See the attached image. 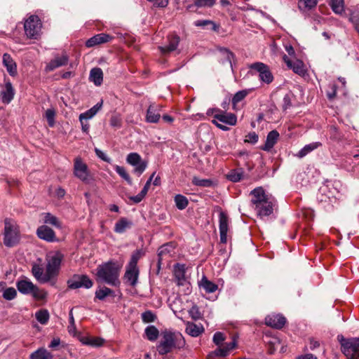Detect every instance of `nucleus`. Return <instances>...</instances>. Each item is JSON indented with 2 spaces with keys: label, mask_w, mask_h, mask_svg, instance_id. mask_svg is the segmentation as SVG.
Masks as SVG:
<instances>
[{
  "label": "nucleus",
  "mask_w": 359,
  "mask_h": 359,
  "mask_svg": "<svg viewBox=\"0 0 359 359\" xmlns=\"http://www.w3.org/2000/svg\"><path fill=\"white\" fill-rule=\"evenodd\" d=\"M121 266L114 262H108L97 267V280L113 287H119Z\"/></svg>",
  "instance_id": "obj_1"
},
{
  "label": "nucleus",
  "mask_w": 359,
  "mask_h": 359,
  "mask_svg": "<svg viewBox=\"0 0 359 359\" xmlns=\"http://www.w3.org/2000/svg\"><path fill=\"white\" fill-rule=\"evenodd\" d=\"M251 203L260 217L269 216L273 212L274 200L265 194L262 187H257L250 192Z\"/></svg>",
  "instance_id": "obj_2"
},
{
  "label": "nucleus",
  "mask_w": 359,
  "mask_h": 359,
  "mask_svg": "<svg viewBox=\"0 0 359 359\" xmlns=\"http://www.w3.org/2000/svg\"><path fill=\"white\" fill-rule=\"evenodd\" d=\"M185 345V340L180 332H165L157 345L156 348L160 355L170 353L174 348L180 349Z\"/></svg>",
  "instance_id": "obj_3"
},
{
  "label": "nucleus",
  "mask_w": 359,
  "mask_h": 359,
  "mask_svg": "<svg viewBox=\"0 0 359 359\" xmlns=\"http://www.w3.org/2000/svg\"><path fill=\"white\" fill-rule=\"evenodd\" d=\"M18 290L22 294H30L36 300H43L47 293L34 285L28 278L20 277L16 282Z\"/></svg>",
  "instance_id": "obj_4"
},
{
  "label": "nucleus",
  "mask_w": 359,
  "mask_h": 359,
  "mask_svg": "<svg viewBox=\"0 0 359 359\" xmlns=\"http://www.w3.org/2000/svg\"><path fill=\"white\" fill-rule=\"evenodd\" d=\"M20 229L16 222L6 218L4 220V243L7 247L16 245L20 241Z\"/></svg>",
  "instance_id": "obj_5"
},
{
  "label": "nucleus",
  "mask_w": 359,
  "mask_h": 359,
  "mask_svg": "<svg viewBox=\"0 0 359 359\" xmlns=\"http://www.w3.org/2000/svg\"><path fill=\"white\" fill-rule=\"evenodd\" d=\"M342 353L348 359H359V337L345 339L338 336Z\"/></svg>",
  "instance_id": "obj_6"
},
{
  "label": "nucleus",
  "mask_w": 359,
  "mask_h": 359,
  "mask_svg": "<svg viewBox=\"0 0 359 359\" xmlns=\"http://www.w3.org/2000/svg\"><path fill=\"white\" fill-rule=\"evenodd\" d=\"M41 28V22L37 15H30L25 22L24 29L29 39H37Z\"/></svg>",
  "instance_id": "obj_7"
},
{
  "label": "nucleus",
  "mask_w": 359,
  "mask_h": 359,
  "mask_svg": "<svg viewBox=\"0 0 359 359\" xmlns=\"http://www.w3.org/2000/svg\"><path fill=\"white\" fill-rule=\"evenodd\" d=\"M62 259V255L60 252H56L48 257L46 270L50 281L58 275Z\"/></svg>",
  "instance_id": "obj_8"
},
{
  "label": "nucleus",
  "mask_w": 359,
  "mask_h": 359,
  "mask_svg": "<svg viewBox=\"0 0 359 359\" xmlns=\"http://www.w3.org/2000/svg\"><path fill=\"white\" fill-rule=\"evenodd\" d=\"M214 114L215 120L229 126H235L237 123V117L234 114L223 111L219 109H210L207 111L208 115Z\"/></svg>",
  "instance_id": "obj_9"
},
{
  "label": "nucleus",
  "mask_w": 359,
  "mask_h": 359,
  "mask_svg": "<svg viewBox=\"0 0 359 359\" xmlns=\"http://www.w3.org/2000/svg\"><path fill=\"white\" fill-rule=\"evenodd\" d=\"M93 285V281L86 275H75L68 280L69 287L77 289L79 287L90 288Z\"/></svg>",
  "instance_id": "obj_10"
},
{
  "label": "nucleus",
  "mask_w": 359,
  "mask_h": 359,
  "mask_svg": "<svg viewBox=\"0 0 359 359\" xmlns=\"http://www.w3.org/2000/svg\"><path fill=\"white\" fill-rule=\"evenodd\" d=\"M250 68L256 70L259 73L260 79L266 83L273 81V76L267 65L262 62H255L250 66Z\"/></svg>",
  "instance_id": "obj_11"
},
{
  "label": "nucleus",
  "mask_w": 359,
  "mask_h": 359,
  "mask_svg": "<svg viewBox=\"0 0 359 359\" xmlns=\"http://www.w3.org/2000/svg\"><path fill=\"white\" fill-rule=\"evenodd\" d=\"M74 174L83 182L87 181L89 177L88 166L80 157L74 159Z\"/></svg>",
  "instance_id": "obj_12"
},
{
  "label": "nucleus",
  "mask_w": 359,
  "mask_h": 359,
  "mask_svg": "<svg viewBox=\"0 0 359 359\" xmlns=\"http://www.w3.org/2000/svg\"><path fill=\"white\" fill-rule=\"evenodd\" d=\"M161 109L162 106L160 104H150L147 111L146 121L152 123H158L161 118Z\"/></svg>",
  "instance_id": "obj_13"
},
{
  "label": "nucleus",
  "mask_w": 359,
  "mask_h": 359,
  "mask_svg": "<svg viewBox=\"0 0 359 359\" xmlns=\"http://www.w3.org/2000/svg\"><path fill=\"white\" fill-rule=\"evenodd\" d=\"M285 323V318L280 314L272 313L268 315L265 318L266 325L276 329H281Z\"/></svg>",
  "instance_id": "obj_14"
},
{
  "label": "nucleus",
  "mask_w": 359,
  "mask_h": 359,
  "mask_svg": "<svg viewBox=\"0 0 359 359\" xmlns=\"http://www.w3.org/2000/svg\"><path fill=\"white\" fill-rule=\"evenodd\" d=\"M15 93V89L11 81H6L0 93L1 102L4 104H9L13 100Z\"/></svg>",
  "instance_id": "obj_15"
},
{
  "label": "nucleus",
  "mask_w": 359,
  "mask_h": 359,
  "mask_svg": "<svg viewBox=\"0 0 359 359\" xmlns=\"http://www.w3.org/2000/svg\"><path fill=\"white\" fill-rule=\"evenodd\" d=\"M219 234H220V242L226 243L227 242V232L229 229V219L226 215L221 212L219 215Z\"/></svg>",
  "instance_id": "obj_16"
},
{
  "label": "nucleus",
  "mask_w": 359,
  "mask_h": 359,
  "mask_svg": "<svg viewBox=\"0 0 359 359\" xmlns=\"http://www.w3.org/2000/svg\"><path fill=\"white\" fill-rule=\"evenodd\" d=\"M139 269L137 267L126 266V271L123 276V280L131 286L136 285L138 280Z\"/></svg>",
  "instance_id": "obj_17"
},
{
  "label": "nucleus",
  "mask_w": 359,
  "mask_h": 359,
  "mask_svg": "<svg viewBox=\"0 0 359 359\" xmlns=\"http://www.w3.org/2000/svg\"><path fill=\"white\" fill-rule=\"evenodd\" d=\"M283 61L287 65V67L292 69L293 72L299 75H304L305 74V67L303 62L299 60L292 61L289 57L284 55L283 57Z\"/></svg>",
  "instance_id": "obj_18"
},
{
  "label": "nucleus",
  "mask_w": 359,
  "mask_h": 359,
  "mask_svg": "<svg viewBox=\"0 0 359 359\" xmlns=\"http://www.w3.org/2000/svg\"><path fill=\"white\" fill-rule=\"evenodd\" d=\"M38 237L48 242L56 241V236L54 231L46 225L39 226L36 230Z\"/></svg>",
  "instance_id": "obj_19"
},
{
  "label": "nucleus",
  "mask_w": 359,
  "mask_h": 359,
  "mask_svg": "<svg viewBox=\"0 0 359 359\" xmlns=\"http://www.w3.org/2000/svg\"><path fill=\"white\" fill-rule=\"evenodd\" d=\"M113 37L107 34L101 33L93 36L86 42L88 48L110 41Z\"/></svg>",
  "instance_id": "obj_20"
},
{
  "label": "nucleus",
  "mask_w": 359,
  "mask_h": 359,
  "mask_svg": "<svg viewBox=\"0 0 359 359\" xmlns=\"http://www.w3.org/2000/svg\"><path fill=\"white\" fill-rule=\"evenodd\" d=\"M174 275L177 285H184L187 283L185 276V266L177 264L175 266Z\"/></svg>",
  "instance_id": "obj_21"
},
{
  "label": "nucleus",
  "mask_w": 359,
  "mask_h": 359,
  "mask_svg": "<svg viewBox=\"0 0 359 359\" xmlns=\"http://www.w3.org/2000/svg\"><path fill=\"white\" fill-rule=\"evenodd\" d=\"M168 44L164 46H159L161 52L163 54H167L175 50L180 42V38L177 36L171 35L168 37Z\"/></svg>",
  "instance_id": "obj_22"
},
{
  "label": "nucleus",
  "mask_w": 359,
  "mask_h": 359,
  "mask_svg": "<svg viewBox=\"0 0 359 359\" xmlns=\"http://www.w3.org/2000/svg\"><path fill=\"white\" fill-rule=\"evenodd\" d=\"M3 64L6 68L7 72L11 76L17 75V65L15 62L13 60L12 57L8 54L4 53L3 55Z\"/></svg>",
  "instance_id": "obj_23"
},
{
  "label": "nucleus",
  "mask_w": 359,
  "mask_h": 359,
  "mask_svg": "<svg viewBox=\"0 0 359 359\" xmlns=\"http://www.w3.org/2000/svg\"><path fill=\"white\" fill-rule=\"evenodd\" d=\"M68 62V56L63 54L62 56H57L53 59L46 67V71H53L56 68L65 65Z\"/></svg>",
  "instance_id": "obj_24"
},
{
  "label": "nucleus",
  "mask_w": 359,
  "mask_h": 359,
  "mask_svg": "<svg viewBox=\"0 0 359 359\" xmlns=\"http://www.w3.org/2000/svg\"><path fill=\"white\" fill-rule=\"evenodd\" d=\"M32 273L34 277L41 283H45L50 281L47 272L43 273V269L39 264L32 265Z\"/></svg>",
  "instance_id": "obj_25"
},
{
  "label": "nucleus",
  "mask_w": 359,
  "mask_h": 359,
  "mask_svg": "<svg viewBox=\"0 0 359 359\" xmlns=\"http://www.w3.org/2000/svg\"><path fill=\"white\" fill-rule=\"evenodd\" d=\"M279 137V133L276 130H271L266 137L265 144L262 147L264 151L271 150L276 143Z\"/></svg>",
  "instance_id": "obj_26"
},
{
  "label": "nucleus",
  "mask_w": 359,
  "mask_h": 359,
  "mask_svg": "<svg viewBox=\"0 0 359 359\" xmlns=\"http://www.w3.org/2000/svg\"><path fill=\"white\" fill-rule=\"evenodd\" d=\"M89 79L95 86H100L103 81V72L99 67H95L90 70Z\"/></svg>",
  "instance_id": "obj_27"
},
{
  "label": "nucleus",
  "mask_w": 359,
  "mask_h": 359,
  "mask_svg": "<svg viewBox=\"0 0 359 359\" xmlns=\"http://www.w3.org/2000/svg\"><path fill=\"white\" fill-rule=\"evenodd\" d=\"M102 106V102H98L90 109L87 110L84 113L81 114L79 115V121H82V119L86 121L88 119L92 118L100 110Z\"/></svg>",
  "instance_id": "obj_28"
},
{
  "label": "nucleus",
  "mask_w": 359,
  "mask_h": 359,
  "mask_svg": "<svg viewBox=\"0 0 359 359\" xmlns=\"http://www.w3.org/2000/svg\"><path fill=\"white\" fill-rule=\"evenodd\" d=\"M204 329L202 325H196L194 323L187 322L186 323V332L191 337H198L203 332Z\"/></svg>",
  "instance_id": "obj_29"
},
{
  "label": "nucleus",
  "mask_w": 359,
  "mask_h": 359,
  "mask_svg": "<svg viewBox=\"0 0 359 359\" xmlns=\"http://www.w3.org/2000/svg\"><path fill=\"white\" fill-rule=\"evenodd\" d=\"M133 223L125 217L121 218L115 224L114 231L116 233H122L126 229L131 227Z\"/></svg>",
  "instance_id": "obj_30"
},
{
  "label": "nucleus",
  "mask_w": 359,
  "mask_h": 359,
  "mask_svg": "<svg viewBox=\"0 0 359 359\" xmlns=\"http://www.w3.org/2000/svg\"><path fill=\"white\" fill-rule=\"evenodd\" d=\"M321 146V143L319 142H312L309 144L305 145L297 154V156L299 158H303L306 156L308 154L311 153L313 150L318 149Z\"/></svg>",
  "instance_id": "obj_31"
},
{
  "label": "nucleus",
  "mask_w": 359,
  "mask_h": 359,
  "mask_svg": "<svg viewBox=\"0 0 359 359\" xmlns=\"http://www.w3.org/2000/svg\"><path fill=\"white\" fill-rule=\"evenodd\" d=\"M52 354L44 348H40L30 355V359H51Z\"/></svg>",
  "instance_id": "obj_32"
},
{
  "label": "nucleus",
  "mask_w": 359,
  "mask_h": 359,
  "mask_svg": "<svg viewBox=\"0 0 359 359\" xmlns=\"http://www.w3.org/2000/svg\"><path fill=\"white\" fill-rule=\"evenodd\" d=\"M173 250V246L171 243H167L165 245H162L158 248V265L161 264L162 260L164 257L170 254V252Z\"/></svg>",
  "instance_id": "obj_33"
},
{
  "label": "nucleus",
  "mask_w": 359,
  "mask_h": 359,
  "mask_svg": "<svg viewBox=\"0 0 359 359\" xmlns=\"http://www.w3.org/2000/svg\"><path fill=\"white\" fill-rule=\"evenodd\" d=\"M114 297V292L109 287H102L95 292V297L104 300L107 297Z\"/></svg>",
  "instance_id": "obj_34"
},
{
  "label": "nucleus",
  "mask_w": 359,
  "mask_h": 359,
  "mask_svg": "<svg viewBox=\"0 0 359 359\" xmlns=\"http://www.w3.org/2000/svg\"><path fill=\"white\" fill-rule=\"evenodd\" d=\"M200 286L208 293L214 292L217 290V285L208 280L205 276L201 279Z\"/></svg>",
  "instance_id": "obj_35"
},
{
  "label": "nucleus",
  "mask_w": 359,
  "mask_h": 359,
  "mask_svg": "<svg viewBox=\"0 0 359 359\" xmlns=\"http://www.w3.org/2000/svg\"><path fill=\"white\" fill-rule=\"evenodd\" d=\"M330 6L336 14L341 15L344 12V0H332Z\"/></svg>",
  "instance_id": "obj_36"
},
{
  "label": "nucleus",
  "mask_w": 359,
  "mask_h": 359,
  "mask_svg": "<svg viewBox=\"0 0 359 359\" xmlns=\"http://www.w3.org/2000/svg\"><path fill=\"white\" fill-rule=\"evenodd\" d=\"M43 221L46 224H50L55 227L60 229L62 227L58 219L50 213H45Z\"/></svg>",
  "instance_id": "obj_37"
},
{
  "label": "nucleus",
  "mask_w": 359,
  "mask_h": 359,
  "mask_svg": "<svg viewBox=\"0 0 359 359\" xmlns=\"http://www.w3.org/2000/svg\"><path fill=\"white\" fill-rule=\"evenodd\" d=\"M144 332H145L147 338L149 341H152L157 339L158 334H159V332H158V329L154 325H150V326H148L147 327H146Z\"/></svg>",
  "instance_id": "obj_38"
},
{
  "label": "nucleus",
  "mask_w": 359,
  "mask_h": 359,
  "mask_svg": "<svg viewBox=\"0 0 359 359\" xmlns=\"http://www.w3.org/2000/svg\"><path fill=\"white\" fill-rule=\"evenodd\" d=\"M227 179L233 182H238L243 177V172L241 169L232 170L226 175Z\"/></svg>",
  "instance_id": "obj_39"
},
{
  "label": "nucleus",
  "mask_w": 359,
  "mask_h": 359,
  "mask_svg": "<svg viewBox=\"0 0 359 359\" xmlns=\"http://www.w3.org/2000/svg\"><path fill=\"white\" fill-rule=\"evenodd\" d=\"M36 320L42 325H46L49 320V313L46 309H41L35 314Z\"/></svg>",
  "instance_id": "obj_40"
},
{
  "label": "nucleus",
  "mask_w": 359,
  "mask_h": 359,
  "mask_svg": "<svg viewBox=\"0 0 359 359\" xmlns=\"http://www.w3.org/2000/svg\"><path fill=\"white\" fill-rule=\"evenodd\" d=\"M116 172L123 179L125 180L128 184H132V180L129 175V174L127 172L126 168L123 166H120L118 165H116L114 166Z\"/></svg>",
  "instance_id": "obj_41"
},
{
  "label": "nucleus",
  "mask_w": 359,
  "mask_h": 359,
  "mask_svg": "<svg viewBox=\"0 0 359 359\" xmlns=\"http://www.w3.org/2000/svg\"><path fill=\"white\" fill-rule=\"evenodd\" d=\"M175 202L177 208L180 210H184L188 205L187 198L181 194L175 196Z\"/></svg>",
  "instance_id": "obj_42"
},
{
  "label": "nucleus",
  "mask_w": 359,
  "mask_h": 359,
  "mask_svg": "<svg viewBox=\"0 0 359 359\" xmlns=\"http://www.w3.org/2000/svg\"><path fill=\"white\" fill-rule=\"evenodd\" d=\"M144 255V252L141 250H137L135 251L130 257V260L128 264V266H130L133 267H137V264L138 260Z\"/></svg>",
  "instance_id": "obj_43"
},
{
  "label": "nucleus",
  "mask_w": 359,
  "mask_h": 359,
  "mask_svg": "<svg viewBox=\"0 0 359 359\" xmlns=\"http://www.w3.org/2000/svg\"><path fill=\"white\" fill-rule=\"evenodd\" d=\"M319 0H300L299 3V8L311 10L315 8Z\"/></svg>",
  "instance_id": "obj_44"
},
{
  "label": "nucleus",
  "mask_w": 359,
  "mask_h": 359,
  "mask_svg": "<svg viewBox=\"0 0 359 359\" xmlns=\"http://www.w3.org/2000/svg\"><path fill=\"white\" fill-rule=\"evenodd\" d=\"M192 183L194 185L203 187H210L212 186L213 183L211 180L208 179H200L198 177H194L192 180Z\"/></svg>",
  "instance_id": "obj_45"
},
{
  "label": "nucleus",
  "mask_w": 359,
  "mask_h": 359,
  "mask_svg": "<svg viewBox=\"0 0 359 359\" xmlns=\"http://www.w3.org/2000/svg\"><path fill=\"white\" fill-rule=\"evenodd\" d=\"M142 158L140 154L135 152L130 153L126 158V162L131 165H136Z\"/></svg>",
  "instance_id": "obj_46"
},
{
  "label": "nucleus",
  "mask_w": 359,
  "mask_h": 359,
  "mask_svg": "<svg viewBox=\"0 0 359 359\" xmlns=\"http://www.w3.org/2000/svg\"><path fill=\"white\" fill-rule=\"evenodd\" d=\"M133 166L134 167V172L138 176H140L146 170L147 163L142 159L136 164V165Z\"/></svg>",
  "instance_id": "obj_47"
},
{
  "label": "nucleus",
  "mask_w": 359,
  "mask_h": 359,
  "mask_svg": "<svg viewBox=\"0 0 359 359\" xmlns=\"http://www.w3.org/2000/svg\"><path fill=\"white\" fill-rule=\"evenodd\" d=\"M247 95L248 92L246 90H241L237 92L232 98L233 107L235 108L236 105L239 102L243 100L246 97Z\"/></svg>",
  "instance_id": "obj_48"
},
{
  "label": "nucleus",
  "mask_w": 359,
  "mask_h": 359,
  "mask_svg": "<svg viewBox=\"0 0 359 359\" xmlns=\"http://www.w3.org/2000/svg\"><path fill=\"white\" fill-rule=\"evenodd\" d=\"M196 27H205L207 25H211V29L216 31L218 29V26L212 21L208 20H197L194 22Z\"/></svg>",
  "instance_id": "obj_49"
},
{
  "label": "nucleus",
  "mask_w": 359,
  "mask_h": 359,
  "mask_svg": "<svg viewBox=\"0 0 359 359\" xmlns=\"http://www.w3.org/2000/svg\"><path fill=\"white\" fill-rule=\"evenodd\" d=\"M17 296V292L13 287H8L4 290L3 292V297L6 300L14 299Z\"/></svg>",
  "instance_id": "obj_50"
},
{
  "label": "nucleus",
  "mask_w": 359,
  "mask_h": 359,
  "mask_svg": "<svg viewBox=\"0 0 359 359\" xmlns=\"http://www.w3.org/2000/svg\"><path fill=\"white\" fill-rule=\"evenodd\" d=\"M349 21L354 25L355 29L359 27V11L354 10L351 12L349 16Z\"/></svg>",
  "instance_id": "obj_51"
},
{
  "label": "nucleus",
  "mask_w": 359,
  "mask_h": 359,
  "mask_svg": "<svg viewBox=\"0 0 359 359\" xmlns=\"http://www.w3.org/2000/svg\"><path fill=\"white\" fill-rule=\"evenodd\" d=\"M45 116L48 121V125L53 127L55 124V111L53 109H48L46 111Z\"/></svg>",
  "instance_id": "obj_52"
},
{
  "label": "nucleus",
  "mask_w": 359,
  "mask_h": 359,
  "mask_svg": "<svg viewBox=\"0 0 359 359\" xmlns=\"http://www.w3.org/2000/svg\"><path fill=\"white\" fill-rule=\"evenodd\" d=\"M189 313L192 319L196 320L201 319L202 318V313H201L198 307L196 305H194L190 310L189 311Z\"/></svg>",
  "instance_id": "obj_53"
},
{
  "label": "nucleus",
  "mask_w": 359,
  "mask_h": 359,
  "mask_svg": "<svg viewBox=\"0 0 359 359\" xmlns=\"http://www.w3.org/2000/svg\"><path fill=\"white\" fill-rule=\"evenodd\" d=\"M109 123L114 128H120L122 126L121 118L118 115H114L111 117Z\"/></svg>",
  "instance_id": "obj_54"
},
{
  "label": "nucleus",
  "mask_w": 359,
  "mask_h": 359,
  "mask_svg": "<svg viewBox=\"0 0 359 359\" xmlns=\"http://www.w3.org/2000/svg\"><path fill=\"white\" fill-rule=\"evenodd\" d=\"M220 53L224 57V58L229 62L230 65L232 66L231 60L234 57V55L232 52H231L229 49L226 48H221Z\"/></svg>",
  "instance_id": "obj_55"
},
{
  "label": "nucleus",
  "mask_w": 359,
  "mask_h": 359,
  "mask_svg": "<svg viewBox=\"0 0 359 359\" xmlns=\"http://www.w3.org/2000/svg\"><path fill=\"white\" fill-rule=\"evenodd\" d=\"M225 335L220 332H217L213 336V342L218 346H221L223 341L225 340Z\"/></svg>",
  "instance_id": "obj_56"
},
{
  "label": "nucleus",
  "mask_w": 359,
  "mask_h": 359,
  "mask_svg": "<svg viewBox=\"0 0 359 359\" xmlns=\"http://www.w3.org/2000/svg\"><path fill=\"white\" fill-rule=\"evenodd\" d=\"M215 0H195L196 5L198 8L211 7L215 4Z\"/></svg>",
  "instance_id": "obj_57"
},
{
  "label": "nucleus",
  "mask_w": 359,
  "mask_h": 359,
  "mask_svg": "<svg viewBox=\"0 0 359 359\" xmlns=\"http://www.w3.org/2000/svg\"><path fill=\"white\" fill-rule=\"evenodd\" d=\"M211 355H214L219 356V357H226L229 355V353L227 352L226 349L223 347V346H219L218 348L215 350L211 353Z\"/></svg>",
  "instance_id": "obj_58"
},
{
  "label": "nucleus",
  "mask_w": 359,
  "mask_h": 359,
  "mask_svg": "<svg viewBox=\"0 0 359 359\" xmlns=\"http://www.w3.org/2000/svg\"><path fill=\"white\" fill-rule=\"evenodd\" d=\"M142 320L145 323L153 322L155 319V316L151 311H146L142 314Z\"/></svg>",
  "instance_id": "obj_59"
},
{
  "label": "nucleus",
  "mask_w": 359,
  "mask_h": 359,
  "mask_svg": "<svg viewBox=\"0 0 359 359\" xmlns=\"http://www.w3.org/2000/svg\"><path fill=\"white\" fill-rule=\"evenodd\" d=\"M245 137V141L249 143L255 144L258 141V135L255 132L250 133Z\"/></svg>",
  "instance_id": "obj_60"
},
{
  "label": "nucleus",
  "mask_w": 359,
  "mask_h": 359,
  "mask_svg": "<svg viewBox=\"0 0 359 359\" xmlns=\"http://www.w3.org/2000/svg\"><path fill=\"white\" fill-rule=\"evenodd\" d=\"M237 346V342L235 338L233 339V340L229 343H226L223 347L225 348L227 351V352L229 353V352L235 348Z\"/></svg>",
  "instance_id": "obj_61"
},
{
  "label": "nucleus",
  "mask_w": 359,
  "mask_h": 359,
  "mask_svg": "<svg viewBox=\"0 0 359 359\" xmlns=\"http://www.w3.org/2000/svg\"><path fill=\"white\" fill-rule=\"evenodd\" d=\"M291 106V99L289 95H285L283 100V109L286 110Z\"/></svg>",
  "instance_id": "obj_62"
},
{
  "label": "nucleus",
  "mask_w": 359,
  "mask_h": 359,
  "mask_svg": "<svg viewBox=\"0 0 359 359\" xmlns=\"http://www.w3.org/2000/svg\"><path fill=\"white\" fill-rule=\"evenodd\" d=\"M104 339L101 338H93L88 341V344L94 346H100L103 344Z\"/></svg>",
  "instance_id": "obj_63"
},
{
  "label": "nucleus",
  "mask_w": 359,
  "mask_h": 359,
  "mask_svg": "<svg viewBox=\"0 0 359 359\" xmlns=\"http://www.w3.org/2000/svg\"><path fill=\"white\" fill-rule=\"evenodd\" d=\"M145 196L146 194L141 191L137 196H132L130 198V199L133 201L135 203H138L142 201Z\"/></svg>",
  "instance_id": "obj_64"
}]
</instances>
